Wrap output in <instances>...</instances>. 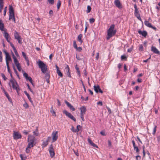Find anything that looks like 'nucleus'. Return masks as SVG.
Listing matches in <instances>:
<instances>
[{
    "mask_svg": "<svg viewBox=\"0 0 160 160\" xmlns=\"http://www.w3.org/2000/svg\"><path fill=\"white\" fill-rule=\"evenodd\" d=\"M38 65L39 68H41L42 72L43 73H45V79L49 78L50 75L49 73H46L47 69V66L41 60L38 61Z\"/></svg>",
    "mask_w": 160,
    "mask_h": 160,
    "instance_id": "1",
    "label": "nucleus"
},
{
    "mask_svg": "<svg viewBox=\"0 0 160 160\" xmlns=\"http://www.w3.org/2000/svg\"><path fill=\"white\" fill-rule=\"evenodd\" d=\"M28 142V148H32L37 143V140L34 136L29 135Z\"/></svg>",
    "mask_w": 160,
    "mask_h": 160,
    "instance_id": "2",
    "label": "nucleus"
},
{
    "mask_svg": "<svg viewBox=\"0 0 160 160\" xmlns=\"http://www.w3.org/2000/svg\"><path fill=\"white\" fill-rule=\"evenodd\" d=\"M114 27L115 25L114 24H112L108 30V36L107 37V40H109L111 38L115 35L116 31L115 30H114Z\"/></svg>",
    "mask_w": 160,
    "mask_h": 160,
    "instance_id": "3",
    "label": "nucleus"
},
{
    "mask_svg": "<svg viewBox=\"0 0 160 160\" xmlns=\"http://www.w3.org/2000/svg\"><path fill=\"white\" fill-rule=\"evenodd\" d=\"M11 83L12 84L13 88L16 90L17 92H18V91L20 90V89L18 87L19 86L17 81L14 78L11 79L10 80V82L8 84L10 87H11L10 84Z\"/></svg>",
    "mask_w": 160,
    "mask_h": 160,
    "instance_id": "4",
    "label": "nucleus"
},
{
    "mask_svg": "<svg viewBox=\"0 0 160 160\" xmlns=\"http://www.w3.org/2000/svg\"><path fill=\"white\" fill-rule=\"evenodd\" d=\"M134 8H135L134 15L137 18L141 21H142V19L140 17L139 12L137 6L136 4L134 5Z\"/></svg>",
    "mask_w": 160,
    "mask_h": 160,
    "instance_id": "5",
    "label": "nucleus"
},
{
    "mask_svg": "<svg viewBox=\"0 0 160 160\" xmlns=\"http://www.w3.org/2000/svg\"><path fill=\"white\" fill-rule=\"evenodd\" d=\"M49 151L50 156L52 158L55 155V152L53 148V146L52 144H51L49 148Z\"/></svg>",
    "mask_w": 160,
    "mask_h": 160,
    "instance_id": "6",
    "label": "nucleus"
},
{
    "mask_svg": "<svg viewBox=\"0 0 160 160\" xmlns=\"http://www.w3.org/2000/svg\"><path fill=\"white\" fill-rule=\"evenodd\" d=\"M13 136V138L15 140H17L22 138L21 135L18 132H14Z\"/></svg>",
    "mask_w": 160,
    "mask_h": 160,
    "instance_id": "7",
    "label": "nucleus"
},
{
    "mask_svg": "<svg viewBox=\"0 0 160 160\" xmlns=\"http://www.w3.org/2000/svg\"><path fill=\"white\" fill-rule=\"evenodd\" d=\"M58 131L53 132L52 134V142H54L55 141H56L58 139Z\"/></svg>",
    "mask_w": 160,
    "mask_h": 160,
    "instance_id": "8",
    "label": "nucleus"
},
{
    "mask_svg": "<svg viewBox=\"0 0 160 160\" xmlns=\"http://www.w3.org/2000/svg\"><path fill=\"white\" fill-rule=\"evenodd\" d=\"M93 87L94 89L96 92L98 93V92H99L101 93H103V92L100 89L99 86L97 85L96 86L94 85Z\"/></svg>",
    "mask_w": 160,
    "mask_h": 160,
    "instance_id": "9",
    "label": "nucleus"
},
{
    "mask_svg": "<svg viewBox=\"0 0 160 160\" xmlns=\"http://www.w3.org/2000/svg\"><path fill=\"white\" fill-rule=\"evenodd\" d=\"M114 4L116 6L119 8L121 9L122 8V6L121 5L119 0H115L114 2Z\"/></svg>",
    "mask_w": 160,
    "mask_h": 160,
    "instance_id": "10",
    "label": "nucleus"
},
{
    "mask_svg": "<svg viewBox=\"0 0 160 160\" xmlns=\"http://www.w3.org/2000/svg\"><path fill=\"white\" fill-rule=\"evenodd\" d=\"M65 103L66 104L68 107L71 110L73 111H75V109L71 104L66 100L65 101Z\"/></svg>",
    "mask_w": 160,
    "mask_h": 160,
    "instance_id": "11",
    "label": "nucleus"
},
{
    "mask_svg": "<svg viewBox=\"0 0 160 160\" xmlns=\"http://www.w3.org/2000/svg\"><path fill=\"white\" fill-rule=\"evenodd\" d=\"M65 71L66 72V73L68 77L71 78V76L70 72V69L68 66L67 65L66 67H65Z\"/></svg>",
    "mask_w": 160,
    "mask_h": 160,
    "instance_id": "12",
    "label": "nucleus"
},
{
    "mask_svg": "<svg viewBox=\"0 0 160 160\" xmlns=\"http://www.w3.org/2000/svg\"><path fill=\"white\" fill-rule=\"evenodd\" d=\"M151 50L154 53L157 54L158 55L160 54L159 51L155 47L153 46H152Z\"/></svg>",
    "mask_w": 160,
    "mask_h": 160,
    "instance_id": "13",
    "label": "nucleus"
},
{
    "mask_svg": "<svg viewBox=\"0 0 160 160\" xmlns=\"http://www.w3.org/2000/svg\"><path fill=\"white\" fill-rule=\"evenodd\" d=\"M80 115H84L86 111V108L85 106H82L80 108Z\"/></svg>",
    "mask_w": 160,
    "mask_h": 160,
    "instance_id": "14",
    "label": "nucleus"
},
{
    "mask_svg": "<svg viewBox=\"0 0 160 160\" xmlns=\"http://www.w3.org/2000/svg\"><path fill=\"white\" fill-rule=\"evenodd\" d=\"M138 32L140 35H142L144 37H146L147 34V33L145 31H142L139 30L138 31Z\"/></svg>",
    "mask_w": 160,
    "mask_h": 160,
    "instance_id": "15",
    "label": "nucleus"
},
{
    "mask_svg": "<svg viewBox=\"0 0 160 160\" xmlns=\"http://www.w3.org/2000/svg\"><path fill=\"white\" fill-rule=\"evenodd\" d=\"M4 37L8 42H10V38H9V34L7 32H4Z\"/></svg>",
    "mask_w": 160,
    "mask_h": 160,
    "instance_id": "16",
    "label": "nucleus"
},
{
    "mask_svg": "<svg viewBox=\"0 0 160 160\" xmlns=\"http://www.w3.org/2000/svg\"><path fill=\"white\" fill-rule=\"evenodd\" d=\"M24 93L27 96L29 101L32 104H33V101L32 100L30 96L29 95V94L26 91H24Z\"/></svg>",
    "mask_w": 160,
    "mask_h": 160,
    "instance_id": "17",
    "label": "nucleus"
},
{
    "mask_svg": "<svg viewBox=\"0 0 160 160\" xmlns=\"http://www.w3.org/2000/svg\"><path fill=\"white\" fill-rule=\"evenodd\" d=\"M88 142L93 147L96 148H98V146L96 145L89 138H88Z\"/></svg>",
    "mask_w": 160,
    "mask_h": 160,
    "instance_id": "18",
    "label": "nucleus"
},
{
    "mask_svg": "<svg viewBox=\"0 0 160 160\" xmlns=\"http://www.w3.org/2000/svg\"><path fill=\"white\" fill-rule=\"evenodd\" d=\"M9 14H14L13 8L11 5H10L9 6Z\"/></svg>",
    "mask_w": 160,
    "mask_h": 160,
    "instance_id": "19",
    "label": "nucleus"
},
{
    "mask_svg": "<svg viewBox=\"0 0 160 160\" xmlns=\"http://www.w3.org/2000/svg\"><path fill=\"white\" fill-rule=\"evenodd\" d=\"M63 112L64 114H65L66 115V116L70 118L72 116V114L71 113L68 112L66 110H64L63 111Z\"/></svg>",
    "mask_w": 160,
    "mask_h": 160,
    "instance_id": "20",
    "label": "nucleus"
},
{
    "mask_svg": "<svg viewBox=\"0 0 160 160\" xmlns=\"http://www.w3.org/2000/svg\"><path fill=\"white\" fill-rule=\"evenodd\" d=\"M63 112L64 114H65L66 115V116L70 118L72 116V114L71 113L68 112L66 110H64L63 111Z\"/></svg>",
    "mask_w": 160,
    "mask_h": 160,
    "instance_id": "21",
    "label": "nucleus"
},
{
    "mask_svg": "<svg viewBox=\"0 0 160 160\" xmlns=\"http://www.w3.org/2000/svg\"><path fill=\"white\" fill-rule=\"evenodd\" d=\"M6 64H7V63L8 64H9L8 61H11V58L9 54L8 55H7V56H6Z\"/></svg>",
    "mask_w": 160,
    "mask_h": 160,
    "instance_id": "22",
    "label": "nucleus"
},
{
    "mask_svg": "<svg viewBox=\"0 0 160 160\" xmlns=\"http://www.w3.org/2000/svg\"><path fill=\"white\" fill-rule=\"evenodd\" d=\"M12 19L14 22H15V18L14 14H9V20Z\"/></svg>",
    "mask_w": 160,
    "mask_h": 160,
    "instance_id": "23",
    "label": "nucleus"
},
{
    "mask_svg": "<svg viewBox=\"0 0 160 160\" xmlns=\"http://www.w3.org/2000/svg\"><path fill=\"white\" fill-rule=\"evenodd\" d=\"M4 25L2 22V20L0 19V30L1 31L4 30Z\"/></svg>",
    "mask_w": 160,
    "mask_h": 160,
    "instance_id": "24",
    "label": "nucleus"
},
{
    "mask_svg": "<svg viewBox=\"0 0 160 160\" xmlns=\"http://www.w3.org/2000/svg\"><path fill=\"white\" fill-rule=\"evenodd\" d=\"M82 34H80L78 36V40L81 43H82L83 41L82 40Z\"/></svg>",
    "mask_w": 160,
    "mask_h": 160,
    "instance_id": "25",
    "label": "nucleus"
},
{
    "mask_svg": "<svg viewBox=\"0 0 160 160\" xmlns=\"http://www.w3.org/2000/svg\"><path fill=\"white\" fill-rule=\"evenodd\" d=\"M12 56L14 63L15 64L17 63L18 61L13 52H12Z\"/></svg>",
    "mask_w": 160,
    "mask_h": 160,
    "instance_id": "26",
    "label": "nucleus"
},
{
    "mask_svg": "<svg viewBox=\"0 0 160 160\" xmlns=\"http://www.w3.org/2000/svg\"><path fill=\"white\" fill-rule=\"evenodd\" d=\"M144 24L147 26L149 28H150V27H151V26L152 25L148 21H145Z\"/></svg>",
    "mask_w": 160,
    "mask_h": 160,
    "instance_id": "27",
    "label": "nucleus"
},
{
    "mask_svg": "<svg viewBox=\"0 0 160 160\" xmlns=\"http://www.w3.org/2000/svg\"><path fill=\"white\" fill-rule=\"evenodd\" d=\"M61 5V2L60 0H58L57 5L58 10Z\"/></svg>",
    "mask_w": 160,
    "mask_h": 160,
    "instance_id": "28",
    "label": "nucleus"
},
{
    "mask_svg": "<svg viewBox=\"0 0 160 160\" xmlns=\"http://www.w3.org/2000/svg\"><path fill=\"white\" fill-rule=\"evenodd\" d=\"M33 134L35 136H38V128L37 127L36 130L33 132Z\"/></svg>",
    "mask_w": 160,
    "mask_h": 160,
    "instance_id": "29",
    "label": "nucleus"
},
{
    "mask_svg": "<svg viewBox=\"0 0 160 160\" xmlns=\"http://www.w3.org/2000/svg\"><path fill=\"white\" fill-rule=\"evenodd\" d=\"M81 127L80 125H78L77 127V129L75 130L74 132H78L80 130Z\"/></svg>",
    "mask_w": 160,
    "mask_h": 160,
    "instance_id": "30",
    "label": "nucleus"
},
{
    "mask_svg": "<svg viewBox=\"0 0 160 160\" xmlns=\"http://www.w3.org/2000/svg\"><path fill=\"white\" fill-rule=\"evenodd\" d=\"M14 36L15 39H16L19 37H20L18 32L15 31L14 34Z\"/></svg>",
    "mask_w": 160,
    "mask_h": 160,
    "instance_id": "31",
    "label": "nucleus"
},
{
    "mask_svg": "<svg viewBox=\"0 0 160 160\" xmlns=\"http://www.w3.org/2000/svg\"><path fill=\"white\" fill-rule=\"evenodd\" d=\"M20 157L22 160H25L26 158V157L24 155L21 154L20 155Z\"/></svg>",
    "mask_w": 160,
    "mask_h": 160,
    "instance_id": "32",
    "label": "nucleus"
},
{
    "mask_svg": "<svg viewBox=\"0 0 160 160\" xmlns=\"http://www.w3.org/2000/svg\"><path fill=\"white\" fill-rule=\"evenodd\" d=\"M5 95L6 96V97L8 98V100L9 101L11 102V101H12V99H11V98L10 97L8 93L7 92H5Z\"/></svg>",
    "mask_w": 160,
    "mask_h": 160,
    "instance_id": "33",
    "label": "nucleus"
},
{
    "mask_svg": "<svg viewBox=\"0 0 160 160\" xmlns=\"http://www.w3.org/2000/svg\"><path fill=\"white\" fill-rule=\"evenodd\" d=\"M57 73L58 74V75L60 77H62L63 76V74L61 72L60 70H58V71H57Z\"/></svg>",
    "mask_w": 160,
    "mask_h": 160,
    "instance_id": "34",
    "label": "nucleus"
},
{
    "mask_svg": "<svg viewBox=\"0 0 160 160\" xmlns=\"http://www.w3.org/2000/svg\"><path fill=\"white\" fill-rule=\"evenodd\" d=\"M50 112L53 114V115L54 116H56L55 112L54 111L53 109L52 106L51 108Z\"/></svg>",
    "mask_w": 160,
    "mask_h": 160,
    "instance_id": "35",
    "label": "nucleus"
},
{
    "mask_svg": "<svg viewBox=\"0 0 160 160\" xmlns=\"http://www.w3.org/2000/svg\"><path fill=\"white\" fill-rule=\"evenodd\" d=\"M16 39L18 41V42L20 44H22V39L21 38V37H19L16 39Z\"/></svg>",
    "mask_w": 160,
    "mask_h": 160,
    "instance_id": "36",
    "label": "nucleus"
},
{
    "mask_svg": "<svg viewBox=\"0 0 160 160\" xmlns=\"http://www.w3.org/2000/svg\"><path fill=\"white\" fill-rule=\"evenodd\" d=\"M87 13H89L91 11V7L89 6H87Z\"/></svg>",
    "mask_w": 160,
    "mask_h": 160,
    "instance_id": "37",
    "label": "nucleus"
},
{
    "mask_svg": "<svg viewBox=\"0 0 160 160\" xmlns=\"http://www.w3.org/2000/svg\"><path fill=\"white\" fill-rule=\"evenodd\" d=\"M48 144V140L45 142H43L42 143V145L44 147H46Z\"/></svg>",
    "mask_w": 160,
    "mask_h": 160,
    "instance_id": "38",
    "label": "nucleus"
},
{
    "mask_svg": "<svg viewBox=\"0 0 160 160\" xmlns=\"http://www.w3.org/2000/svg\"><path fill=\"white\" fill-rule=\"evenodd\" d=\"M22 54L25 59H26L28 58V57L26 56L25 53L23 52H22Z\"/></svg>",
    "mask_w": 160,
    "mask_h": 160,
    "instance_id": "39",
    "label": "nucleus"
},
{
    "mask_svg": "<svg viewBox=\"0 0 160 160\" xmlns=\"http://www.w3.org/2000/svg\"><path fill=\"white\" fill-rule=\"evenodd\" d=\"M9 42V43L10 44V46L13 48V51L14 50L16 49V48H15V47L14 46L13 44L12 43H11L10 42Z\"/></svg>",
    "mask_w": 160,
    "mask_h": 160,
    "instance_id": "40",
    "label": "nucleus"
},
{
    "mask_svg": "<svg viewBox=\"0 0 160 160\" xmlns=\"http://www.w3.org/2000/svg\"><path fill=\"white\" fill-rule=\"evenodd\" d=\"M157 127V126H156V125L154 127L153 129V133H152V134L153 135H154L156 132Z\"/></svg>",
    "mask_w": 160,
    "mask_h": 160,
    "instance_id": "41",
    "label": "nucleus"
},
{
    "mask_svg": "<svg viewBox=\"0 0 160 160\" xmlns=\"http://www.w3.org/2000/svg\"><path fill=\"white\" fill-rule=\"evenodd\" d=\"M95 20L93 18H91L89 19V22L91 23H92L95 22Z\"/></svg>",
    "mask_w": 160,
    "mask_h": 160,
    "instance_id": "42",
    "label": "nucleus"
},
{
    "mask_svg": "<svg viewBox=\"0 0 160 160\" xmlns=\"http://www.w3.org/2000/svg\"><path fill=\"white\" fill-rule=\"evenodd\" d=\"M134 149V150H136V152L138 154L139 152V150L138 148L137 147H135Z\"/></svg>",
    "mask_w": 160,
    "mask_h": 160,
    "instance_id": "43",
    "label": "nucleus"
},
{
    "mask_svg": "<svg viewBox=\"0 0 160 160\" xmlns=\"http://www.w3.org/2000/svg\"><path fill=\"white\" fill-rule=\"evenodd\" d=\"M24 77H25L26 79H27V78L28 77V75L27 73L24 72L23 73Z\"/></svg>",
    "mask_w": 160,
    "mask_h": 160,
    "instance_id": "44",
    "label": "nucleus"
},
{
    "mask_svg": "<svg viewBox=\"0 0 160 160\" xmlns=\"http://www.w3.org/2000/svg\"><path fill=\"white\" fill-rule=\"evenodd\" d=\"M13 69H14V71L15 72V73L17 75V76L19 77V75L18 74V72L17 71V70L15 68V66H14V65H13Z\"/></svg>",
    "mask_w": 160,
    "mask_h": 160,
    "instance_id": "45",
    "label": "nucleus"
},
{
    "mask_svg": "<svg viewBox=\"0 0 160 160\" xmlns=\"http://www.w3.org/2000/svg\"><path fill=\"white\" fill-rule=\"evenodd\" d=\"M127 59V57L125 55H122L121 56V59L122 60H125Z\"/></svg>",
    "mask_w": 160,
    "mask_h": 160,
    "instance_id": "46",
    "label": "nucleus"
},
{
    "mask_svg": "<svg viewBox=\"0 0 160 160\" xmlns=\"http://www.w3.org/2000/svg\"><path fill=\"white\" fill-rule=\"evenodd\" d=\"M6 65H7V69H8V72L9 73H10L12 72L11 71V70L10 69V68H9V64H8L7 63V64H6Z\"/></svg>",
    "mask_w": 160,
    "mask_h": 160,
    "instance_id": "47",
    "label": "nucleus"
},
{
    "mask_svg": "<svg viewBox=\"0 0 160 160\" xmlns=\"http://www.w3.org/2000/svg\"><path fill=\"white\" fill-rule=\"evenodd\" d=\"M28 148V146L26 149V153H28L29 152H30L29 148Z\"/></svg>",
    "mask_w": 160,
    "mask_h": 160,
    "instance_id": "48",
    "label": "nucleus"
},
{
    "mask_svg": "<svg viewBox=\"0 0 160 160\" xmlns=\"http://www.w3.org/2000/svg\"><path fill=\"white\" fill-rule=\"evenodd\" d=\"M27 86H28V89L29 90L31 91V92H32V93H33V94H34V92H33V91L30 88V86L28 84H27Z\"/></svg>",
    "mask_w": 160,
    "mask_h": 160,
    "instance_id": "49",
    "label": "nucleus"
},
{
    "mask_svg": "<svg viewBox=\"0 0 160 160\" xmlns=\"http://www.w3.org/2000/svg\"><path fill=\"white\" fill-rule=\"evenodd\" d=\"M48 2L51 4H54V0H48Z\"/></svg>",
    "mask_w": 160,
    "mask_h": 160,
    "instance_id": "50",
    "label": "nucleus"
},
{
    "mask_svg": "<svg viewBox=\"0 0 160 160\" xmlns=\"http://www.w3.org/2000/svg\"><path fill=\"white\" fill-rule=\"evenodd\" d=\"M73 45L74 47L75 48H77V46L76 43V42L75 40L73 42Z\"/></svg>",
    "mask_w": 160,
    "mask_h": 160,
    "instance_id": "51",
    "label": "nucleus"
},
{
    "mask_svg": "<svg viewBox=\"0 0 160 160\" xmlns=\"http://www.w3.org/2000/svg\"><path fill=\"white\" fill-rule=\"evenodd\" d=\"M23 106L24 107H25L26 108H28L29 107V106L28 105V104L26 103L25 102L23 105Z\"/></svg>",
    "mask_w": 160,
    "mask_h": 160,
    "instance_id": "52",
    "label": "nucleus"
},
{
    "mask_svg": "<svg viewBox=\"0 0 160 160\" xmlns=\"http://www.w3.org/2000/svg\"><path fill=\"white\" fill-rule=\"evenodd\" d=\"M143 46L141 44L139 45V50L140 51H143Z\"/></svg>",
    "mask_w": 160,
    "mask_h": 160,
    "instance_id": "53",
    "label": "nucleus"
},
{
    "mask_svg": "<svg viewBox=\"0 0 160 160\" xmlns=\"http://www.w3.org/2000/svg\"><path fill=\"white\" fill-rule=\"evenodd\" d=\"M1 75L4 80H6L7 79V78L6 77L4 74L1 73Z\"/></svg>",
    "mask_w": 160,
    "mask_h": 160,
    "instance_id": "54",
    "label": "nucleus"
},
{
    "mask_svg": "<svg viewBox=\"0 0 160 160\" xmlns=\"http://www.w3.org/2000/svg\"><path fill=\"white\" fill-rule=\"evenodd\" d=\"M26 80H29L30 82H31L32 81V79L30 77H28Z\"/></svg>",
    "mask_w": 160,
    "mask_h": 160,
    "instance_id": "55",
    "label": "nucleus"
},
{
    "mask_svg": "<svg viewBox=\"0 0 160 160\" xmlns=\"http://www.w3.org/2000/svg\"><path fill=\"white\" fill-rule=\"evenodd\" d=\"M75 49H76V50L79 52L81 51L82 49L81 47H77V48H76Z\"/></svg>",
    "mask_w": 160,
    "mask_h": 160,
    "instance_id": "56",
    "label": "nucleus"
},
{
    "mask_svg": "<svg viewBox=\"0 0 160 160\" xmlns=\"http://www.w3.org/2000/svg\"><path fill=\"white\" fill-rule=\"evenodd\" d=\"M7 7H6L4 8V13H3V14H4V16H5V15L6 14V12H7Z\"/></svg>",
    "mask_w": 160,
    "mask_h": 160,
    "instance_id": "57",
    "label": "nucleus"
},
{
    "mask_svg": "<svg viewBox=\"0 0 160 160\" xmlns=\"http://www.w3.org/2000/svg\"><path fill=\"white\" fill-rule=\"evenodd\" d=\"M2 52L0 51V62H2Z\"/></svg>",
    "mask_w": 160,
    "mask_h": 160,
    "instance_id": "58",
    "label": "nucleus"
},
{
    "mask_svg": "<svg viewBox=\"0 0 160 160\" xmlns=\"http://www.w3.org/2000/svg\"><path fill=\"white\" fill-rule=\"evenodd\" d=\"M14 52L15 53V54L17 57H18L19 56V55L16 49L15 50H14Z\"/></svg>",
    "mask_w": 160,
    "mask_h": 160,
    "instance_id": "59",
    "label": "nucleus"
},
{
    "mask_svg": "<svg viewBox=\"0 0 160 160\" xmlns=\"http://www.w3.org/2000/svg\"><path fill=\"white\" fill-rule=\"evenodd\" d=\"M132 143L133 146V147L134 148L135 147H137L136 145L135 142L134 140L132 141Z\"/></svg>",
    "mask_w": 160,
    "mask_h": 160,
    "instance_id": "60",
    "label": "nucleus"
},
{
    "mask_svg": "<svg viewBox=\"0 0 160 160\" xmlns=\"http://www.w3.org/2000/svg\"><path fill=\"white\" fill-rule=\"evenodd\" d=\"M136 158L137 160H139L141 159V157L139 155H138L136 157Z\"/></svg>",
    "mask_w": 160,
    "mask_h": 160,
    "instance_id": "61",
    "label": "nucleus"
},
{
    "mask_svg": "<svg viewBox=\"0 0 160 160\" xmlns=\"http://www.w3.org/2000/svg\"><path fill=\"white\" fill-rule=\"evenodd\" d=\"M98 105H100L101 106L102 105V102L99 101L97 102Z\"/></svg>",
    "mask_w": 160,
    "mask_h": 160,
    "instance_id": "62",
    "label": "nucleus"
},
{
    "mask_svg": "<svg viewBox=\"0 0 160 160\" xmlns=\"http://www.w3.org/2000/svg\"><path fill=\"white\" fill-rule=\"evenodd\" d=\"M100 134H101L102 135H103V136L106 135V134H105V133L104 132L102 131H101L100 132Z\"/></svg>",
    "mask_w": 160,
    "mask_h": 160,
    "instance_id": "63",
    "label": "nucleus"
},
{
    "mask_svg": "<svg viewBox=\"0 0 160 160\" xmlns=\"http://www.w3.org/2000/svg\"><path fill=\"white\" fill-rule=\"evenodd\" d=\"M72 120H73L74 122L76 121V119L75 118L72 116L70 118Z\"/></svg>",
    "mask_w": 160,
    "mask_h": 160,
    "instance_id": "64",
    "label": "nucleus"
}]
</instances>
